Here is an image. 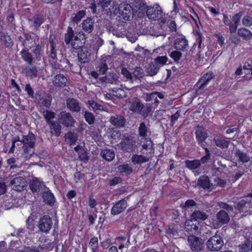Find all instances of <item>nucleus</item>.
Wrapping results in <instances>:
<instances>
[{"label": "nucleus", "mask_w": 252, "mask_h": 252, "mask_svg": "<svg viewBox=\"0 0 252 252\" xmlns=\"http://www.w3.org/2000/svg\"><path fill=\"white\" fill-rule=\"evenodd\" d=\"M64 41L66 45H70L74 49H80L78 53V58L81 63L89 62L90 54L87 49L84 47L86 36L83 32H74L72 27L68 26L64 33Z\"/></svg>", "instance_id": "f257e3e1"}, {"label": "nucleus", "mask_w": 252, "mask_h": 252, "mask_svg": "<svg viewBox=\"0 0 252 252\" xmlns=\"http://www.w3.org/2000/svg\"><path fill=\"white\" fill-rule=\"evenodd\" d=\"M24 40L23 41V46L24 47L20 52L21 59L28 65H32L33 63V57L32 53L30 52L29 47L31 48L32 37V35L28 33H24Z\"/></svg>", "instance_id": "f03ea898"}, {"label": "nucleus", "mask_w": 252, "mask_h": 252, "mask_svg": "<svg viewBox=\"0 0 252 252\" xmlns=\"http://www.w3.org/2000/svg\"><path fill=\"white\" fill-rule=\"evenodd\" d=\"M243 14V11H239L232 16L231 20H229L228 16L226 14H223V23L225 26L229 27L230 33L232 34L236 32Z\"/></svg>", "instance_id": "7ed1b4c3"}, {"label": "nucleus", "mask_w": 252, "mask_h": 252, "mask_svg": "<svg viewBox=\"0 0 252 252\" xmlns=\"http://www.w3.org/2000/svg\"><path fill=\"white\" fill-rule=\"evenodd\" d=\"M188 245L192 252H201L204 248L203 240L194 235L188 237Z\"/></svg>", "instance_id": "20e7f679"}, {"label": "nucleus", "mask_w": 252, "mask_h": 252, "mask_svg": "<svg viewBox=\"0 0 252 252\" xmlns=\"http://www.w3.org/2000/svg\"><path fill=\"white\" fill-rule=\"evenodd\" d=\"M34 98L37 100V103L41 106L46 108H49L51 106L52 97L49 94L38 91L36 92Z\"/></svg>", "instance_id": "39448f33"}, {"label": "nucleus", "mask_w": 252, "mask_h": 252, "mask_svg": "<svg viewBox=\"0 0 252 252\" xmlns=\"http://www.w3.org/2000/svg\"><path fill=\"white\" fill-rule=\"evenodd\" d=\"M195 134L198 145L202 148L206 146L205 141L208 137V134L205 128L203 126H197L195 127Z\"/></svg>", "instance_id": "423d86ee"}, {"label": "nucleus", "mask_w": 252, "mask_h": 252, "mask_svg": "<svg viewBox=\"0 0 252 252\" xmlns=\"http://www.w3.org/2000/svg\"><path fill=\"white\" fill-rule=\"evenodd\" d=\"M59 123L66 127H71L74 126L75 120L69 112L62 111L59 115Z\"/></svg>", "instance_id": "0eeeda50"}, {"label": "nucleus", "mask_w": 252, "mask_h": 252, "mask_svg": "<svg viewBox=\"0 0 252 252\" xmlns=\"http://www.w3.org/2000/svg\"><path fill=\"white\" fill-rule=\"evenodd\" d=\"M162 10L161 8L158 4L153 6H149L146 10V14L149 19L153 20H158L162 16Z\"/></svg>", "instance_id": "6e6552de"}, {"label": "nucleus", "mask_w": 252, "mask_h": 252, "mask_svg": "<svg viewBox=\"0 0 252 252\" xmlns=\"http://www.w3.org/2000/svg\"><path fill=\"white\" fill-rule=\"evenodd\" d=\"M33 44L32 45L31 49H32L31 53L34 59L33 63H34L35 61L39 62L42 60L44 46L42 43H37L35 39L33 40Z\"/></svg>", "instance_id": "1a4fd4ad"}, {"label": "nucleus", "mask_w": 252, "mask_h": 252, "mask_svg": "<svg viewBox=\"0 0 252 252\" xmlns=\"http://www.w3.org/2000/svg\"><path fill=\"white\" fill-rule=\"evenodd\" d=\"M53 225L51 218L48 215H45L40 218L38 222V228L40 232L48 233Z\"/></svg>", "instance_id": "9d476101"}, {"label": "nucleus", "mask_w": 252, "mask_h": 252, "mask_svg": "<svg viewBox=\"0 0 252 252\" xmlns=\"http://www.w3.org/2000/svg\"><path fill=\"white\" fill-rule=\"evenodd\" d=\"M207 245L208 248L211 251H218L223 246V241L220 236L214 235L208 240Z\"/></svg>", "instance_id": "9b49d317"}, {"label": "nucleus", "mask_w": 252, "mask_h": 252, "mask_svg": "<svg viewBox=\"0 0 252 252\" xmlns=\"http://www.w3.org/2000/svg\"><path fill=\"white\" fill-rule=\"evenodd\" d=\"M136 142L130 136H125L119 144L121 149L126 153L132 152L135 149Z\"/></svg>", "instance_id": "f8f14e48"}, {"label": "nucleus", "mask_w": 252, "mask_h": 252, "mask_svg": "<svg viewBox=\"0 0 252 252\" xmlns=\"http://www.w3.org/2000/svg\"><path fill=\"white\" fill-rule=\"evenodd\" d=\"M119 11L120 17L125 21H129L133 17V9L132 6L128 3H121L119 7Z\"/></svg>", "instance_id": "ddd939ff"}, {"label": "nucleus", "mask_w": 252, "mask_h": 252, "mask_svg": "<svg viewBox=\"0 0 252 252\" xmlns=\"http://www.w3.org/2000/svg\"><path fill=\"white\" fill-rule=\"evenodd\" d=\"M174 47L177 50L187 51L189 48V41L184 35H179L175 39Z\"/></svg>", "instance_id": "4468645a"}, {"label": "nucleus", "mask_w": 252, "mask_h": 252, "mask_svg": "<svg viewBox=\"0 0 252 252\" xmlns=\"http://www.w3.org/2000/svg\"><path fill=\"white\" fill-rule=\"evenodd\" d=\"M200 224L198 221L191 219L186 222L185 230L191 235L200 233Z\"/></svg>", "instance_id": "2eb2a0df"}, {"label": "nucleus", "mask_w": 252, "mask_h": 252, "mask_svg": "<svg viewBox=\"0 0 252 252\" xmlns=\"http://www.w3.org/2000/svg\"><path fill=\"white\" fill-rule=\"evenodd\" d=\"M29 186L32 193L39 192L47 187L43 182L40 181L37 177H33L32 179V180L30 181Z\"/></svg>", "instance_id": "dca6fc26"}, {"label": "nucleus", "mask_w": 252, "mask_h": 252, "mask_svg": "<svg viewBox=\"0 0 252 252\" xmlns=\"http://www.w3.org/2000/svg\"><path fill=\"white\" fill-rule=\"evenodd\" d=\"M41 197L43 199V202L51 206H53L56 201L54 194L48 187H46L45 190L42 191Z\"/></svg>", "instance_id": "f3484780"}, {"label": "nucleus", "mask_w": 252, "mask_h": 252, "mask_svg": "<svg viewBox=\"0 0 252 252\" xmlns=\"http://www.w3.org/2000/svg\"><path fill=\"white\" fill-rule=\"evenodd\" d=\"M127 203L125 199H122L113 205L111 210V214L115 216L123 212L127 207Z\"/></svg>", "instance_id": "a211bd4d"}, {"label": "nucleus", "mask_w": 252, "mask_h": 252, "mask_svg": "<svg viewBox=\"0 0 252 252\" xmlns=\"http://www.w3.org/2000/svg\"><path fill=\"white\" fill-rule=\"evenodd\" d=\"M67 108L73 113H79L81 110V104L77 99L69 98L66 100Z\"/></svg>", "instance_id": "6ab92c4d"}, {"label": "nucleus", "mask_w": 252, "mask_h": 252, "mask_svg": "<svg viewBox=\"0 0 252 252\" xmlns=\"http://www.w3.org/2000/svg\"><path fill=\"white\" fill-rule=\"evenodd\" d=\"M10 184L13 186V189L17 191H21L26 186L27 182L25 178L18 176L12 179Z\"/></svg>", "instance_id": "aec40b11"}, {"label": "nucleus", "mask_w": 252, "mask_h": 252, "mask_svg": "<svg viewBox=\"0 0 252 252\" xmlns=\"http://www.w3.org/2000/svg\"><path fill=\"white\" fill-rule=\"evenodd\" d=\"M94 20L92 17H88L81 23L82 29L84 32L90 34L94 30Z\"/></svg>", "instance_id": "412c9836"}, {"label": "nucleus", "mask_w": 252, "mask_h": 252, "mask_svg": "<svg viewBox=\"0 0 252 252\" xmlns=\"http://www.w3.org/2000/svg\"><path fill=\"white\" fill-rule=\"evenodd\" d=\"M158 98L162 99L164 98V95L162 93L160 92H153L150 94H146L145 100L146 101H154L153 104H155V106H158L159 103V101L158 99Z\"/></svg>", "instance_id": "4be33fe9"}, {"label": "nucleus", "mask_w": 252, "mask_h": 252, "mask_svg": "<svg viewBox=\"0 0 252 252\" xmlns=\"http://www.w3.org/2000/svg\"><path fill=\"white\" fill-rule=\"evenodd\" d=\"M34 142H29L28 145L23 146V156L26 160L30 159L34 154Z\"/></svg>", "instance_id": "5701e85b"}, {"label": "nucleus", "mask_w": 252, "mask_h": 252, "mask_svg": "<svg viewBox=\"0 0 252 252\" xmlns=\"http://www.w3.org/2000/svg\"><path fill=\"white\" fill-rule=\"evenodd\" d=\"M237 34L239 38L245 41H250L252 39V32L246 27L237 28Z\"/></svg>", "instance_id": "b1692460"}, {"label": "nucleus", "mask_w": 252, "mask_h": 252, "mask_svg": "<svg viewBox=\"0 0 252 252\" xmlns=\"http://www.w3.org/2000/svg\"><path fill=\"white\" fill-rule=\"evenodd\" d=\"M214 76V74L212 72L205 73L197 82L199 89H203L210 80L213 78Z\"/></svg>", "instance_id": "393cba45"}, {"label": "nucleus", "mask_w": 252, "mask_h": 252, "mask_svg": "<svg viewBox=\"0 0 252 252\" xmlns=\"http://www.w3.org/2000/svg\"><path fill=\"white\" fill-rule=\"evenodd\" d=\"M67 79L63 74H59L55 75L53 79V84L58 87L63 88L66 86Z\"/></svg>", "instance_id": "a878e982"}, {"label": "nucleus", "mask_w": 252, "mask_h": 252, "mask_svg": "<svg viewBox=\"0 0 252 252\" xmlns=\"http://www.w3.org/2000/svg\"><path fill=\"white\" fill-rule=\"evenodd\" d=\"M109 122L116 127H123L126 125V120L124 117L119 115L111 117Z\"/></svg>", "instance_id": "bb28decb"}, {"label": "nucleus", "mask_w": 252, "mask_h": 252, "mask_svg": "<svg viewBox=\"0 0 252 252\" xmlns=\"http://www.w3.org/2000/svg\"><path fill=\"white\" fill-rule=\"evenodd\" d=\"M133 171V169L130 164L124 163L118 166V172L120 175L124 176L130 175Z\"/></svg>", "instance_id": "cd10ccee"}, {"label": "nucleus", "mask_w": 252, "mask_h": 252, "mask_svg": "<svg viewBox=\"0 0 252 252\" xmlns=\"http://www.w3.org/2000/svg\"><path fill=\"white\" fill-rule=\"evenodd\" d=\"M65 141L70 146L75 144L78 138L77 133L69 131L64 135Z\"/></svg>", "instance_id": "c85d7f7f"}, {"label": "nucleus", "mask_w": 252, "mask_h": 252, "mask_svg": "<svg viewBox=\"0 0 252 252\" xmlns=\"http://www.w3.org/2000/svg\"><path fill=\"white\" fill-rule=\"evenodd\" d=\"M197 185L204 189H209L211 183L209 177L206 175L200 176L197 180Z\"/></svg>", "instance_id": "c756f323"}, {"label": "nucleus", "mask_w": 252, "mask_h": 252, "mask_svg": "<svg viewBox=\"0 0 252 252\" xmlns=\"http://www.w3.org/2000/svg\"><path fill=\"white\" fill-rule=\"evenodd\" d=\"M217 219L222 224L227 223L230 220L229 216L224 210H221L217 214Z\"/></svg>", "instance_id": "7c9ffc66"}, {"label": "nucleus", "mask_w": 252, "mask_h": 252, "mask_svg": "<svg viewBox=\"0 0 252 252\" xmlns=\"http://www.w3.org/2000/svg\"><path fill=\"white\" fill-rule=\"evenodd\" d=\"M101 156L105 160L108 161H111L115 158V153L113 150L109 149H104L100 153Z\"/></svg>", "instance_id": "2f4dec72"}, {"label": "nucleus", "mask_w": 252, "mask_h": 252, "mask_svg": "<svg viewBox=\"0 0 252 252\" xmlns=\"http://www.w3.org/2000/svg\"><path fill=\"white\" fill-rule=\"evenodd\" d=\"M61 124L53 122L49 124V128L51 133L56 136H59L61 132L62 126Z\"/></svg>", "instance_id": "473e14b6"}, {"label": "nucleus", "mask_w": 252, "mask_h": 252, "mask_svg": "<svg viewBox=\"0 0 252 252\" xmlns=\"http://www.w3.org/2000/svg\"><path fill=\"white\" fill-rule=\"evenodd\" d=\"M144 108V105L140 100H135L132 102L130 110L134 113H137L141 115L142 109Z\"/></svg>", "instance_id": "72a5a7b5"}, {"label": "nucleus", "mask_w": 252, "mask_h": 252, "mask_svg": "<svg viewBox=\"0 0 252 252\" xmlns=\"http://www.w3.org/2000/svg\"><path fill=\"white\" fill-rule=\"evenodd\" d=\"M131 159V162L134 165L140 164L148 161V159L146 157L137 154L133 155Z\"/></svg>", "instance_id": "f704fd0d"}, {"label": "nucleus", "mask_w": 252, "mask_h": 252, "mask_svg": "<svg viewBox=\"0 0 252 252\" xmlns=\"http://www.w3.org/2000/svg\"><path fill=\"white\" fill-rule=\"evenodd\" d=\"M33 26L35 28H38L40 27L42 24L45 22V18L43 15L41 14H37L35 15L32 17Z\"/></svg>", "instance_id": "c9c22d12"}, {"label": "nucleus", "mask_w": 252, "mask_h": 252, "mask_svg": "<svg viewBox=\"0 0 252 252\" xmlns=\"http://www.w3.org/2000/svg\"><path fill=\"white\" fill-rule=\"evenodd\" d=\"M191 217V219L199 221V220H205L207 218L208 216L203 212L196 210L193 212Z\"/></svg>", "instance_id": "e433bc0d"}, {"label": "nucleus", "mask_w": 252, "mask_h": 252, "mask_svg": "<svg viewBox=\"0 0 252 252\" xmlns=\"http://www.w3.org/2000/svg\"><path fill=\"white\" fill-rule=\"evenodd\" d=\"M150 132L149 128L146 126L144 122H141L138 127V135L140 137L144 138L147 136L148 133Z\"/></svg>", "instance_id": "4c0bfd02"}, {"label": "nucleus", "mask_w": 252, "mask_h": 252, "mask_svg": "<svg viewBox=\"0 0 252 252\" xmlns=\"http://www.w3.org/2000/svg\"><path fill=\"white\" fill-rule=\"evenodd\" d=\"M185 164L186 167L190 170L196 169L200 166V161L198 159L187 160Z\"/></svg>", "instance_id": "58836bf2"}, {"label": "nucleus", "mask_w": 252, "mask_h": 252, "mask_svg": "<svg viewBox=\"0 0 252 252\" xmlns=\"http://www.w3.org/2000/svg\"><path fill=\"white\" fill-rule=\"evenodd\" d=\"M96 2L97 6L101 7L102 10L111 11V8H109L112 2L111 0H96Z\"/></svg>", "instance_id": "ea45409f"}, {"label": "nucleus", "mask_w": 252, "mask_h": 252, "mask_svg": "<svg viewBox=\"0 0 252 252\" xmlns=\"http://www.w3.org/2000/svg\"><path fill=\"white\" fill-rule=\"evenodd\" d=\"M1 39L7 48H11L13 45V42L10 36L7 33H3L1 37Z\"/></svg>", "instance_id": "a19ab883"}, {"label": "nucleus", "mask_w": 252, "mask_h": 252, "mask_svg": "<svg viewBox=\"0 0 252 252\" xmlns=\"http://www.w3.org/2000/svg\"><path fill=\"white\" fill-rule=\"evenodd\" d=\"M235 156L238 158L239 160L243 163L248 162L250 160V158L247 154L239 149H236Z\"/></svg>", "instance_id": "79ce46f5"}, {"label": "nucleus", "mask_w": 252, "mask_h": 252, "mask_svg": "<svg viewBox=\"0 0 252 252\" xmlns=\"http://www.w3.org/2000/svg\"><path fill=\"white\" fill-rule=\"evenodd\" d=\"M214 140L216 146L222 149H226L229 146V141L225 139L215 137Z\"/></svg>", "instance_id": "37998d69"}, {"label": "nucleus", "mask_w": 252, "mask_h": 252, "mask_svg": "<svg viewBox=\"0 0 252 252\" xmlns=\"http://www.w3.org/2000/svg\"><path fill=\"white\" fill-rule=\"evenodd\" d=\"M86 12L85 10H81L77 11L74 16H72L71 21L73 23L78 24L81 19L86 15Z\"/></svg>", "instance_id": "c03bdc74"}, {"label": "nucleus", "mask_w": 252, "mask_h": 252, "mask_svg": "<svg viewBox=\"0 0 252 252\" xmlns=\"http://www.w3.org/2000/svg\"><path fill=\"white\" fill-rule=\"evenodd\" d=\"M43 114L44 118L48 124L53 122L52 120L55 118L56 116V114L54 112L49 110H44L43 112Z\"/></svg>", "instance_id": "a18cd8bd"}, {"label": "nucleus", "mask_w": 252, "mask_h": 252, "mask_svg": "<svg viewBox=\"0 0 252 252\" xmlns=\"http://www.w3.org/2000/svg\"><path fill=\"white\" fill-rule=\"evenodd\" d=\"M35 136L32 133H29L27 135H23L21 142L23 144V146L28 145L29 142L35 143Z\"/></svg>", "instance_id": "49530a36"}, {"label": "nucleus", "mask_w": 252, "mask_h": 252, "mask_svg": "<svg viewBox=\"0 0 252 252\" xmlns=\"http://www.w3.org/2000/svg\"><path fill=\"white\" fill-rule=\"evenodd\" d=\"M50 51L49 56L53 60H57V53L55 50V44L53 40L50 39L49 40Z\"/></svg>", "instance_id": "de8ad7c7"}, {"label": "nucleus", "mask_w": 252, "mask_h": 252, "mask_svg": "<svg viewBox=\"0 0 252 252\" xmlns=\"http://www.w3.org/2000/svg\"><path fill=\"white\" fill-rule=\"evenodd\" d=\"M165 232L167 234L174 236L178 234V228L176 224L168 225L166 228Z\"/></svg>", "instance_id": "09e8293b"}, {"label": "nucleus", "mask_w": 252, "mask_h": 252, "mask_svg": "<svg viewBox=\"0 0 252 252\" xmlns=\"http://www.w3.org/2000/svg\"><path fill=\"white\" fill-rule=\"evenodd\" d=\"M159 67L156 62L152 63L149 64V66L148 68V71L150 73V75L153 76L157 74L158 71Z\"/></svg>", "instance_id": "8fccbe9b"}, {"label": "nucleus", "mask_w": 252, "mask_h": 252, "mask_svg": "<svg viewBox=\"0 0 252 252\" xmlns=\"http://www.w3.org/2000/svg\"><path fill=\"white\" fill-rule=\"evenodd\" d=\"M89 246L91 251L98 250L99 248L98 238L96 236L91 238L89 243Z\"/></svg>", "instance_id": "3c124183"}, {"label": "nucleus", "mask_w": 252, "mask_h": 252, "mask_svg": "<svg viewBox=\"0 0 252 252\" xmlns=\"http://www.w3.org/2000/svg\"><path fill=\"white\" fill-rule=\"evenodd\" d=\"M32 64L33 63L30 65L31 66L30 67H27L24 70L25 73L32 78L36 77L37 74V67L35 65H32Z\"/></svg>", "instance_id": "603ef678"}, {"label": "nucleus", "mask_w": 252, "mask_h": 252, "mask_svg": "<svg viewBox=\"0 0 252 252\" xmlns=\"http://www.w3.org/2000/svg\"><path fill=\"white\" fill-rule=\"evenodd\" d=\"M242 24L244 27L251 28L252 27V17L249 15H244L242 19Z\"/></svg>", "instance_id": "864d4df0"}, {"label": "nucleus", "mask_w": 252, "mask_h": 252, "mask_svg": "<svg viewBox=\"0 0 252 252\" xmlns=\"http://www.w3.org/2000/svg\"><path fill=\"white\" fill-rule=\"evenodd\" d=\"M84 118L85 121L88 123V124L91 125L94 124L95 118L94 114L92 112L85 111L84 114Z\"/></svg>", "instance_id": "5fc2aeb1"}, {"label": "nucleus", "mask_w": 252, "mask_h": 252, "mask_svg": "<svg viewBox=\"0 0 252 252\" xmlns=\"http://www.w3.org/2000/svg\"><path fill=\"white\" fill-rule=\"evenodd\" d=\"M195 43L198 44V48L201 49L202 48V42L203 40V36L201 32L196 31L195 32Z\"/></svg>", "instance_id": "6e6d98bb"}, {"label": "nucleus", "mask_w": 252, "mask_h": 252, "mask_svg": "<svg viewBox=\"0 0 252 252\" xmlns=\"http://www.w3.org/2000/svg\"><path fill=\"white\" fill-rule=\"evenodd\" d=\"M78 157L79 159L84 162H86L89 160L88 153L85 149H82L78 153Z\"/></svg>", "instance_id": "4d7b16f0"}, {"label": "nucleus", "mask_w": 252, "mask_h": 252, "mask_svg": "<svg viewBox=\"0 0 252 252\" xmlns=\"http://www.w3.org/2000/svg\"><path fill=\"white\" fill-rule=\"evenodd\" d=\"M94 0H92L91 2L87 3L86 9H90L93 14H97V3Z\"/></svg>", "instance_id": "13d9d810"}, {"label": "nucleus", "mask_w": 252, "mask_h": 252, "mask_svg": "<svg viewBox=\"0 0 252 252\" xmlns=\"http://www.w3.org/2000/svg\"><path fill=\"white\" fill-rule=\"evenodd\" d=\"M88 103L94 112H96L97 111H100L102 110L103 106L94 100H89Z\"/></svg>", "instance_id": "bf43d9fd"}, {"label": "nucleus", "mask_w": 252, "mask_h": 252, "mask_svg": "<svg viewBox=\"0 0 252 252\" xmlns=\"http://www.w3.org/2000/svg\"><path fill=\"white\" fill-rule=\"evenodd\" d=\"M152 108L150 104H147L146 106H144V108L142 109L141 115H142L144 118H146L149 115H152Z\"/></svg>", "instance_id": "052dcab7"}, {"label": "nucleus", "mask_w": 252, "mask_h": 252, "mask_svg": "<svg viewBox=\"0 0 252 252\" xmlns=\"http://www.w3.org/2000/svg\"><path fill=\"white\" fill-rule=\"evenodd\" d=\"M182 54L180 50H175L171 52L170 54V57L175 62H178L181 59Z\"/></svg>", "instance_id": "680f3d73"}, {"label": "nucleus", "mask_w": 252, "mask_h": 252, "mask_svg": "<svg viewBox=\"0 0 252 252\" xmlns=\"http://www.w3.org/2000/svg\"><path fill=\"white\" fill-rule=\"evenodd\" d=\"M219 206L224 210H226L229 213H233L234 208L232 205L228 204L225 202H220L219 203Z\"/></svg>", "instance_id": "e2e57ef3"}, {"label": "nucleus", "mask_w": 252, "mask_h": 252, "mask_svg": "<svg viewBox=\"0 0 252 252\" xmlns=\"http://www.w3.org/2000/svg\"><path fill=\"white\" fill-rule=\"evenodd\" d=\"M34 220L32 217H29L26 220L27 228L31 231H33L34 229Z\"/></svg>", "instance_id": "0e129e2a"}, {"label": "nucleus", "mask_w": 252, "mask_h": 252, "mask_svg": "<svg viewBox=\"0 0 252 252\" xmlns=\"http://www.w3.org/2000/svg\"><path fill=\"white\" fill-rule=\"evenodd\" d=\"M25 90L27 92V94L30 98H34L35 95H34V91L30 84L26 85Z\"/></svg>", "instance_id": "69168bd1"}, {"label": "nucleus", "mask_w": 252, "mask_h": 252, "mask_svg": "<svg viewBox=\"0 0 252 252\" xmlns=\"http://www.w3.org/2000/svg\"><path fill=\"white\" fill-rule=\"evenodd\" d=\"M99 71L101 74H105L107 72L108 67L105 62H102L98 65Z\"/></svg>", "instance_id": "338daca9"}, {"label": "nucleus", "mask_w": 252, "mask_h": 252, "mask_svg": "<svg viewBox=\"0 0 252 252\" xmlns=\"http://www.w3.org/2000/svg\"><path fill=\"white\" fill-rule=\"evenodd\" d=\"M21 252H39V248L36 246L26 247Z\"/></svg>", "instance_id": "774afa93"}]
</instances>
